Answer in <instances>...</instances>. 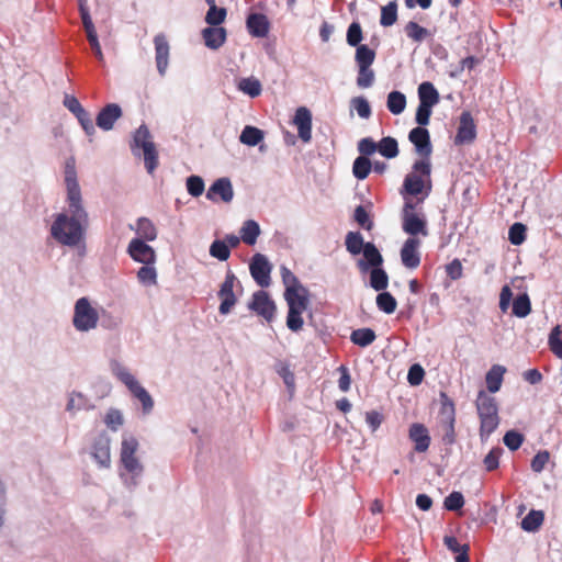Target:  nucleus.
<instances>
[{"label": "nucleus", "instance_id": "f257e3e1", "mask_svg": "<svg viewBox=\"0 0 562 562\" xmlns=\"http://www.w3.org/2000/svg\"><path fill=\"white\" fill-rule=\"evenodd\" d=\"M67 210L58 213L50 226L52 237L60 245L75 247L86 236L89 214L80 192L67 193Z\"/></svg>", "mask_w": 562, "mask_h": 562}, {"label": "nucleus", "instance_id": "f03ea898", "mask_svg": "<svg viewBox=\"0 0 562 562\" xmlns=\"http://www.w3.org/2000/svg\"><path fill=\"white\" fill-rule=\"evenodd\" d=\"M139 443L134 436H123L120 451V463L124 471L120 472L124 485L130 490H135L144 473V465L136 457Z\"/></svg>", "mask_w": 562, "mask_h": 562}, {"label": "nucleus", "instance_id": "7ed1b4c3", "mask_svg": "<svg viewBox=\"0 0 562 562\" xmlns=\"http://www.w3.org/2000/svg\"><path fill=\"white\" fill-rule=\"evenodd\" d=\"M475 406L480 417V437L486 440L499 424L498 405L494 396L481 390L477 393Z\"/></svg>", "mask_w": 562, "mask_h": 562}, {"label": "nucleus", "instance_id": "20e7f679", "mask_svg": "<svg viewBox=\"0 0 562 562\" xmlns=\"http://www.w3.org/2000/svg\"><path fill=\"white\" fill-rule=\"evenodd\" d=\"M412 172L407 173L404 178L403 182V192L417 196L422 194L425 189V195L418 201H423L426 196L429 195L431 190V162L430 159H420L416 160L413 164Z\"/></svg>", "mask_w": 562, "mask_h": 562}, {"label": "nucleus", "instance_id": "39448f33", "mask_svg": "<svg viewBox=\"0 0 562 562\" xmlns=\"http://www.w3.org/2000/svg\"><path fill=\"white\" fill-rule=\"evenodd\" d=\"M112 373L130 390L134 397L142 403L144 414H149L154 408V400L145 387L120 361L112 360L110 363Z\"/></svg>", "mask_w": 562, "mask_h": 562}, {"label": "nucleus", "instance_id": "423d86ee", "mask_svg": "<svg viewBox=\"0 0 562 562\" xmlns=\"http://www.w3.org/2000/svg\"><path fill=\"white\" fill-rule=\"evenodd\" d=\"M131 149L135 156H139L143 150L145 168L151 175L158 166V153L146 124L139 125L135 131Z\"/></svg>", "mask_w": 562, "mask_h": 562}, {"label": "nucleus", "instance_id": "0eeeda50", "mask_svg": "<svg viewBox=\"0 0 562 562\" xmlns=\"http://www.w3.org/2000/svg\"><path fill=\"white\" fill-rule=\"evenodd\" d=\"M99 311L87 296L79 297L74 305L72 326L79 333H88L98 327Z\"/></svg>", "mask_w": 562, "mask_h": 562}, {"label": "nucleus", "instance_id": "6e6552de", "mask_svg": "<svg viewBox=\"0 0 562 562\" xmlns=\"http://www.w3.org/2000/svg\"><path fill=\"white\" fill-rule=\"evenodd\" d=\"M374 59L375 52L368 45L359 46L356 49L355 61L358 66V76L356 82L360 89H368L374 83L375 74L372 69Z\"/></svg>", "mask_w": 562, "mask_h": 562}, {"label": "nucleus", "instance_id": "1a4fd4ad", "mask_svg": "<svg viewBox=\"0 0 562 562\" xmlns=\"http://www.w3.org/2000/svg\"><path fill=\"white\" fill-rule=\"evenodd\" d=\"M237 283L240 285L237 277L234 274L232 270H227L225 274V279L220 286L217 292L218 297L221 299V304L218 306V312L221 315H227L231 313L232 308L237 303V297L234 293V285Z\"/></svg>", "mask_w": 562, "mask_h": 562}, {"label": "nucleus", "instance_id": "9d476101", "mask_svg": "<svg viewBox=\"0 0 562 562\" xmlns=\"http://www.w3.org/2000/svg\"><path fill=\"white\" fill-rule=\"evenodd\" d=\"M271 270L272 266L265 255L258 252L251 257L249 262L250 276L259 286H269Z\"/></svg>", "mask_w": 562, "mask_h": 562}, {"label": "nucleus", "instance_id": "9b49d317", "mask_svg": "<svg viewBox=\"0 0 562 562\" xmlns=\"http://www.w3.org/2000/svg\"><path fill=\"white\" fill-rule=\"evenodd\" d=\"M248 308L267 322H271L274 318L277 306L268 292L259 290L252 294Z\"/></svg>", "mask_w": 562, "mask_h": 562}, {"label": "nucleus", "instance_id": "f8f14e48", "mask_svg": "<svg viewBox=\"0 0 562 562\" xmlns=\"http://www.w3.org/2000/svg\"><path fill=\"white\" fill-rule=\"evenodd\" d=\"M111 438L105 431L98 434L91 446V457L100 468L108 469L111 465Z\"/></svg>", "mask_w": 562, "mask_h": 562}, {"label": "nucleus", "instance_id": "ddd939ff", "mask_svg": "<svg viewBox=\"0 0 562 562\" xmlns=\"http://www.w3.org/2000/svg\"><path fill=\"white\" fill-rule=\"evenodd\" d=\"M126 252L136 262L156 263L155 249L140 238H133L127 246Z\"/></svg>", "mask_w": 562, "mask_h": 562}, {"label": "nucleus", "instance_id": "4468645a", "mask_svg": "<svg viewBox=\"0 0 562 562\" xmlns=\"http://www.w3.org/2000/svg\"><path fill=\"white\" fill-rule=\"evenodd\" d=\"M206 199L212 202L221 200L224 203H229L234 199V189L229 178L222 177L216 179L207 189Z\"/></svg>", "mask_w": 562, "mask_h": 562}, {"label": "nucleus", "instance_id": "2eb2a0df", "mask_svg": "<svg viewBox=\"0 0 562 562\" xmlns=\"http://www.w3.org/2000/svg\"><path fill=\"white\" fill-rule=\"evenodd\" d=\"M408 139L414 145L416 153L423 157L422 159H430L432 145L429 131L426 127H414L411 130Z\"/></svg>", "mask_w": 562, "mask_h": 562}, {"label": "nucleus", "instance_id": "dca6fc26", "mask_svg": "<svg viewBox=\"0 0 562 562\" xmlns=\"http://www.w3.org/2000/svg\"><path fill=\"white\" fill-rule=\"evenodd\" d=\"M476 138V125L469 111H463L459 119V126L454 137L456 145L470 144Z\"/></svg>", "mask_w": 562, "mask_h": 562}, {"label": "nucleus", "instance_id": "f3484780", "mask_svg": "<svg viewBox=\"0 0 562 562\" xmlns=\"http://www.w3.org/2000/svg\"><path fill=\"white\" fill-rule=\"evenodd\" d=\"M123 115L122 108L117 103H108L99 111L95 117V125L104 131L109 132L113 130L115 122Z\"/></svg>", "mask_w": 562, "mask_h": 562}, {"label": "nucleus", "instance_id": "a211bd4d", "mask_svg": "<svg viewBox=\"0 0 562 562\" xmlns=\"http://www.w3.org/2000/svg\"><path fill=\"white\" fill-rule=\"evenodd\" d=\"M420 240L417 237H408L401 248V260L407 269H416L420 265L418 248Z\"/></svg>", "mask_w": 562, "mask_h": 562}, {"label": "nucleus", "instance_id": "6ab92c4d", "mask_svg": "<svg viewBox=\"0 0 562 562\" xmlns=\"http://www.w3.org/2000/svg\"><path fill=\"white\" fill-rule=\"evenodd\" d=\"M361 254L363 257L357 261V267L362 273H367L369 270L379 268L383 265V257L372 241L367 243V247Z\"/></svg>", "mask_w": 562, "mask_h": 562}, {"label": "nucleus", "instance_id": "aec40b11", "mask_svg": "<svg viewBox=\"0 0 562 562\" xmlns=\"http://www.w3.org/2000/svg\"><path fill=\"white\" fill-rule=\"evenodd\" d=\"M155 59L159 75L165 76L169 65V43L165 34L159 33L154 37Z\"/></svg>", "mask_w": 562, "mask_h": 562}, {"label": "nucleus", "instance_id": "412c9836", "mask_svg": "<svg viewBox=\"0 0 562 562\" xmlns=\"http://www.w3.org/2000/svg\"><path fill=\"white\" fill-rule=\"evenodd\" d=\"M293 124L297 127L299 137L304 143H310L312 139V113L305 106L296 109Z\"/></svg>", "mask_w": 562, "mask_h": 562}, {"label": "nucleus", "instance_id": "4be33fe9", "mask_svg": "<svg viewBox=\"0 0 562 562\" xmlns=\"http://www.w3.org/2000/svg\"><path fill=\"white\" fill-rule=\"evenodd\" d=\"M402 229L411 237H417L418 235L426 237L428 235L426 216L420 213L403 217Z\"/></svg>", "mask_w": 562, "mask_h": 562}, {"label": "nucleus", "instance_id": "5701e85b", "mask_svg": "<svg viewBox=\"0 0 562 562\" xmlns=\"http://www.w3.org/2000/svg\"><path fill=\"white\" fill-rule=\"evenodd\" d=\"M408 437L415 443V451L425 452L428 450L431 439L428 429L424 424H412L409 427Z\"/></svg>", "mask_w": 562, "mask_h": 562}, {"label": "nucleus", "instance_id": "b1692460", "mask_svg": "<svg viewBox=\"0 0 562 562\" xmlns=\"http://www.w3.org/2000/svg\"><path fill=\"white\" fill-rule=\"evenodd\" d=\"M247 29L254 37H265L269 33L270 23L268 18L262 13H251L248 15Z\"/></svg>", "mask_w": 562, "mask_h": 562}, {"label": "nucleus", "instance_id": "393cba45", "mask_svg": "<svg viewBox=\"0 0 562 562\" xmlns=\"http://www.w3.org/2000/svg\"><path fill=\"white\" fill-rule=\"evenodd\" d=\"M226 30L222 26H209L202 31L204 44L210 49H218L226 41Z\"/></svg>", "mask_w": 562, "mask_h": 562}, {"label": "nucleus", "instance_id": "a878e982", "mask_svg": "<svg viewBox=\"0 0 562 562\" xmlns=\"http://www.w3.org/2000/svg\"><path fill=\"white\" fill-rule=\"evenodd\" d=\"M284 299L288 306L293 303L295 307L306 310L308 305L307 290L302 284L285 288Z\"/></svg>", "mask_w": 562, "mask_h": 562}, {"label": "nucleus", "instance_id": "bb28decb", "mask_svg": "<svg viewBox=\"0 0 562 562\" xmlns=\"http://www.w3.org/2000/svg\"><path fill=\"white\" fill-rule=\"evenodd\" d=\"M419 104L435 106L440 101V95L436 87L430 81H424L418 86Z\"/></svg>", "mask_w": 562, "mask_h": 562}, {"label": "nucleus", "instance_id": "cd10ccee", "mask_svg": "<svg viewBox=\"0 0 562 562\" xmlns=\"http://www.w3.org/2000/svg\"><path fill=\"white\" fill-rule=\"evenodd\" d=\"M94 407V404L89 397L80 392L74 391L68 396L66 411L74 414L79 411H91Z\"/></svg>", "mask_w": 562, "mask_h": 562}, {"label": "nucleus", "instance_id": "c85d7f7f", "mask_svg": "<svg viewBox=\"0 0 562 562\" xmlns=\"http://www.w3.org/2000/svg\"><path fill=\"white\" fill-rule=\"evenodd\" d=\"M439 420L441 425L456 424V407L453 401L445 392H440Z\"/></svg>", "mask_w": 562, "mask_h": 562}, {"label": "nucleus", "instance_id": "c756f323", "mask_svg": "<svg viewBox=\"0 0 562 562\" xmlns=\"http://www.w3.org/2000/svg\"><path fill=\"white\" fill-rule=\"evenodd\" d=\"M506 369L503 366L494 364L485 375L486 387L490 393L499 391Z\"/></svg>", "mask_w": 562, "mask_h": 562}, {"label": "nucleus", "instance_id": "7c9ffc66", "mask_svg": "<svg viewBox=\"0 0 562 562\" xmlns=\"http://www.w3.org/2000/svg\"><path fill=\"white\" fill-rule=\"evenodd\" d=\"M260 232V226L255 220H247L243 223L239 234L246 245L254 246L257 243Z\"/></svg>", "mask_w": 562, "mask_h": 562}, {"label": "nucleus", "instance_id": "2f4dec72", "mask_svg": "<svg viewBox=\"0 0 562 562\" xmlns=\"http://www.w3.org/2000/svg\"><path fill=\"white\" fill-rule=\"evenodd\" d=\"M367 243L360 232H348L345 237V246L351 256L360 255L367 247Z\"/></svg>", "mask_w": 562, "mask_h": 562}, {"label": "nucleus", "instance_id": "473e14b6", "mask_svg": "<svg viewBox=\"0 0 562 562\" xmlns=\"http://www.w3.org/2000/svg\"><path fill=\"white\" fill-rule=\"evenodd\" d=\"M375 331L369 327L355 329L350 334V341L361 348L370 346L375 340Z\"/></svg>", "mask_w": 562, "mask_h": 562}, {"label": "nucleus", "instance_id": "72a5a7b5", "mask_svg": "<svg viewBox=\"0 0 562 562\" xmlns=\"http://www.w3.org/2000/svg\"><path fill=\"white\" fill-rule=\"evenodd\" d=\"M65 184L67 193L80 192V186L77 179L75 159L71 157L65 164Z\"/></svg>", "mask_w": 562, "mask_h": 562}, {"label": "nucleus", "instance_id": "f704fd0d", "mask_svg": "<svg viewBox=\"0 0 562 562\" xmlns=\"http://www.w3.org/2000/svg\"><path fill=\"white\" fill-rule=\"evenodd\" d=\"M544 514L542 510L531 509L520 521L524 531L535 532L543 524Z\"/></svg>", "mask_w": 562, "mask_h": 562}, {"label": "nucleus", "instance_id": "c9c22d12", "mask_svg": "<svg viewBox=\"0 0 562 562\" xmlns=\"http://www.w3.org/2000/svg\"><path fill=\"white\" fill-rule=\"evenodd\" d=\"M136 233L138 238L144 241H153L157 238V228L154 223L147 217H139L136 223Z\"/></svg>", "mask_w": 562, "mask_h": 562}, {"label": "nucleus", "instance_id": "e433bc0d", "mask_svg": "<svg viewBox=\"0 0 562 562\" xmlns=\"http://www.w3.org/2000/svg\"><path fill=\"white\" fill-rule=\"evenodd\" d=\"M265 137L263 131L258 127L247 125L239 135V142L247 146H257Z\"/></svg>", "mask_w": 562, "mask_h": 562}, {"label": "nucleus", "instance_id": "4c0bfd02", "mask_svg": "<svg viewBox=\"0 0 562 562\" xmlns=\"http://www.w3.org/2000/svg\"><path fill=\"white\" fill-rule=\"evenodd\" d=\"M531 312V302L527 293L517 295L513 301L512 313L518 318L527 317Z\"/></svg>", "mask_w": 562, "mask_h": 562}, {"label": "nucleus", "instance_id": "58836bf2", "mask_svg": "<svg viewBox=\"0 0 562 562\" xmlns=\"http://www.w3.org/2000/svg\"><path fill=\"white\" fill-rule=\"evenodd\" d=\"M386 106L387 110L394 115L403 113L406 108L405 94L396 90L391 91L387 95Z\"/></svg>", "mask_w": 562, "mask_h": 562}, {"label": "nucleus", "instance_id": "ea45409f", "mask_svg": "<svg viewBox=\"0 0 562 562\" xmlns=\"http://www.w3.org/2000/svg\"><path fill=\"white\" fill-rule=\"evenodd\" d=\"M378 145H379V148H378L379 154L386 159L395 158L400 153L398 143L392 136H385V137L381 138V140L378 143Z\"/></svg>", "mask_w": 562, "mask_h": 562}, {"label": "nucleus", "instance_id": "a19ab883", "mask_svg": "<svg viewBox=\"0 0 562 562\" xmlns=\"http://www.w3.org/2000/svg\"><path fill=\"white\" fill-rule=\"evenodd\" d=\"M288 315H286V326L292 331H299L302 329L304 325V321L302 317V313L305 311L304 308L295 307L293 303L288 306Z\"/></svg>", "mask_w": 562, "mask_h": 562}, {"label": "nucleus", "instance_id": "79ce46f5", "mask_svg": "<svg viewBox=\"0 0 562 562\" xmlns=\"http://www.w3.org/2000/svg\"><path fill=\"white\" fill-rule=\"evenodd\" d=\"M370 272V285L378 292L384 291L389 284V276L386 271L381 267L371 269Z\"/></svg>", "mask_w": 562, "mask_h": 562}, {"label": "nucleus", "instance_id": "37998d69", "mask_svg": "<svg viewBox=\"0 0 562 562\" xmlns=\"http://www.w3.org/2000/svg\"><path fill=\"white\" fill-rule=\"evenodd\" d=\"M137 280L145 286L157 284V270L155 263H145L137 271Z\"/></svg>", "mask_w": 562, "mask_h": 562}, {"label": "nucleus", "instance_id": "c03bdc74", "mask_svg": "<svg viewBox=\"0 0 562 562\" xmlns=\"http://www.w3.org/2000/svg\"><path fill=\"white\" fill-rule=\"evenodd\" d=\"M375 302L378 308L385 314L394 313L397 306L395 297L390 292L386 291H381L376 295Z\"/></svg>", "mask_w": 562, "mask_h": 562}, {"label": "nucleus", "instance_id": "a18cd8bd", "mask_svg": "<svg viewBox=\"0 0 562 562\" xmlns=\"http://www.w3.org/2000/svg\"><path fill=\"white\" fill-rule=\"evenodd\" d=\"M372 170V162L369 158L359 156L353 160L352 173L356 179L364 180Z\"/></svg>", "mask_w": 562, "mask_h": 562}, {"label": "nucleus", "instance_id": "49530a36", "mask_svg": "<svg viewBox=\"0 0 562 562\" xmlns=\"http://www.w3.org/2000/svg\"><path fill=\"white\" fill-rule=\"evenodd\" d=\"M210 256L220 260L226 261L231 256L229 246L222 239H215L212 241L210 249Z\"/></svg>", "mask_w": 562, "mask_h": 562}, {"label": "nucleus", "instance_id": "de8ad7c7", "mask_svg": "<svg viewBox=\"0 0 562 562\" xmlns=\"http://www.w3.org/2000/svg\"><path fill=\"white\" fill-rule=\"evenodd\" d=\"M86 135L92 137L95 134V125L90 113L82 106L78 112L74 113Z\"/></svg>", "mask_w": 562, "mask_h": 562}, {"label": "nucleus", "instance_id": "09e8293b", "mask_svg": "<svg viewBox=\"0 0 562 562\" xmlns=\"http://www.w3.org/2000/svg\"><path fill=\"white\" fill-rule=\"evenodd\" d=\"M227 15V11L223 7L211 5L205 15V22L211 26H220Z\"/></svg>", "mask_w": 562, "mask_h": 562}, {"label": "nucleus", "instance_id": "8fccbe9b", "mask_svg": "<svg viewBox=\"0 0 562 562\" xmlns=\"http://www.w3.org/2000/svg\"><path fill=\"white\" fill-rule=\"evenodd\" d=\"M397 20V4L395 1H390L381 10L380 24L382 26H391Z\"/></svg>", "mask_w": 562, "mask_h": 562}, {"label": "nucleus", "instance_id": "3c124183", "mask_svg": "<svg viewBox=\"0 0 562 562\" xmlns=\"http://www.w3.org/2000/svg\"><path fill=\"white\" fill-rule=\"evenodd\" d=\"M548 342L553 355L562 360V330L559 325L552 328Z\"/></svg>", "mask_w": 562, "mask_h": 562}, {"label": "nucleus", "instance_id": "603ef678", "mask_svg": "<svg viewBox=\"0 0 562 562\" xmlns=\"http://www.w3.org/2000/svg\"><path fill=\"white\" fill-rule=\"evenodd\" d=\"M238 88L251 98H256L261 93V83L256 78H244L239 81Z\"/></svg>", "mask_w": 562, "mask_h": 562}, {"label": "nucleus", "instance_id": "864d4df0", "mask_svg": "<svg viewBox=\"0 0 562 562\" xmlns=\"http://www.w3.org/2000/svg\"><path fill=\"white\" fill-rule=\"evenodd\" d=\"M363 36H362V29L361 25L358 22H352L347 30L346 41L349 46L356 47V49L359 46H362L361 44Z\"/></svg>", "mask_w": 562, "mask_h": 562}, {"label": "nucleus", "instance_id": "5fc2aeb1", "mask_svg": "<svg viewBox=\"0 0 562 562\" xmlns=\"http://www.w3.org/2000/svg\"><path fill=\"white\" fill-rule=\"evenodd\" d=\"M526 225L522 223H514L508 231V240L515 246L521 245L526 239Z\"/></svg>", "mask_w": 562, "mask_h": 562}, {"label": "nucleus", "instance_id": "6e6d98bb", "mask_svg": "<svg viewBox=\"0 0 562 562\" xmlns=\"http://www.w3.org/2000/svg\"><path fill=\"white\" fill-rule=\"evenodd\" d=\"M503 452H504L503 448L494 447L484 457L483 464L487 472H492L499 467V459H501Z\"/></svg>", "mask_w": 562, "mask_h": 562}, {"label": "nucleus", "instance_id": "4d7b16f0", "mask_svg": "<svg viewBox=\"0 0 562 562\" xmlns=\"http://www.w3.org/2000/svg\"><path fill=\"white\" fill-rule=\"evenodd\" d=\"M405 33L409 38H412L415 42L424 41L429 34L427 29L420 26L418 23L414 21H409L405 25Z\"/></svg>", "mask_w": 562, "mask_h": 562}, {"label": "nucleus", "instance_id": "13d9d810", "mask_svg": "<svg viewBox=\"0 0 562 562\" xmlns=\"http://www.w3.org/2000/svg\"><path fill=\"white\" fill-rule=\"evenodd\" d=\"M524 440H525L524 435L521 432L517 431V430H514V429L506 431L504 437H503L504 445L510 451L518 450L521 447Z\"/></svg>", "mask_w": 562, "mask_h": 562}, {"label": "nucleus", "instance_id": "bf43d9fd", "mask_svg": "<svg viewBox=\"0 0 562 562\" xmlns=\"http://www.w3.org/2000/svg\"><path fill=\"white\" fill-rule=\"evenodd\" d=\"M350 105L361 119H369L372 114L369 101L362 95L352 98Z\"/></svg>", "mask_w": 562, "mask_h": 562}, {"label": "nucleus", "instance_id": "052dcab7", "mask_svg": "<svg viewBox=\"0 0 562 562\" xmlns=\"http://www.w3.org/2000/svg\"><path fill=\"white\" fill-rule=\"evenodd\" d=\"M104 423L109 429L112 431H117L124 423L121 411L116 408H110L105 414Z\"/></svg>", "mask_w": 562, "mask_h": 562}, {"label": "nucleus", "instance_id": "680f3d73", "mask_svg": "<svg viewBox=\"0 0 562 562\" xmlns=\"http://www.w3.org/2000/svg\"><path fill=\"white\" fill-rule=\"evenodd\" d=\"M464 506V497L461 492H451L443 501V507L450 512H458Z\"/></svg>", "mask_w": 562, "mask_h": 562}, {"label": "nucleus", "instance_id": "e2e57ef3", "mask_svg": "<svg viewBox=\"0 0 562 562\" xmlns=\"http://www.w3.org/2000/svg\"><path fill=\"white\" fill-rule=\"evenodd\" d=\"M187 190L193 198L200 196L204 192V181L200 176L192 175L187 178Z\"/></svg>", "mask_w": 562, "mask_h": 562}, {"label": "nucleus", "instance_id": "0e129e2a", "mask_svg": "<svg viewBox=\"0 0 562 562\" xmlns=\"http://www.w3.org/2000/svg\"><path fill=\"white\" fill-rule=\"evenodd\" d=\"M355 221L366 231H371L373 222L363 205H358L353 213Z\"/></svg>", "mask_w": 562, "mask_h": 562}, {"label": "nucleus", "instance_id": "69168bd1", "mask_svg": "<svg viewBox=\"0 0 562 562\" xmlns=\"http://www.w3.org/2000/svg\"><path fill=\"white\" fill-rule=\"evenodd\" d=\"M550 459V453L547 450L538 451L531 459L530 468L533 472L540 473L544 470L546 464Z\"/></svg>", "mask_w": 562, "mask_h": 562}, {"label": "nucleus", "instance_id": "338daca9", "mask_svg": "<svg viewBox=\"0 0 562 562\" xmlns=\"http://www.w3.org/2000/svg\"><path fill=\"white\" fill-rule=\"evenodd\" d=\"M378 143H375L371 137H364L358 142V150L360 153V156L362 157L368 158L369 156L378 151Z\"/></svg>", "mask_w": 562, "mask_h": 562}, {"label": "nucleus", "instance_id": "774afa93", "mask_svg": "<svg viewBox=\"0 0 562 562\" xmlns=\"http://www.w3.org/2000/svg\"><path fill=\"white\" fill-rule=\"evenodd\" d=\"M425 376V371L423 367L418 363H415L409 367L408 373H407V381L412 386L419 385Z\"/></svg>", "mask_w": 562, "mask_h": 562}]
</instances>
